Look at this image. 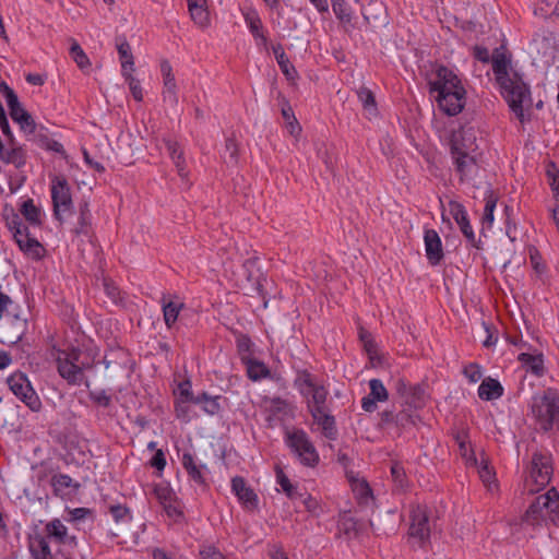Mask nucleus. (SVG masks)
Wrapping results in <instances>:
<instances>
[{"label":"nucleus","instance_id":"obj_1","mask_svg":"<svg viewBox=\"0 0 559 559\" xmlns=\"http://www.w3.org/2000/svg\"><path fill=\"white\" fill-rule=\"evenodd\" d=\"M2 219L20 251L28 259L40 261L46 255L44 245L31 233V228H41L44 213L35 205L33 199L22 202L19 212L5 204L2 209Z\"/></svg>","mask_w":559,"mask_h":559},{"label":"nucleus","instance_id":"obj_2","mask_svg":"<svg viewBox=\"0 0 559 559\" xmlns=\"http://www.w3.org/2000/svg\"><path fill=\"white\" fill-rule=\"evenodd\" d=\"M55 360L58 373L69 385L85 384L86 388L90 386L84 371L93 368L94 358L84 354L79 347H69L57 350Z\"/></svg>","mask_w":559,"mask_h":559},{"label":"nucleus","instance_id":"obj_3","mask_svg":"<svg viewBox=\"0 0 559 559\" xmlns=\"http://www.w3.org/2000/svg\"><path fill=\"white\" fill-rule=\"evenodd\" d=\"M496 82L500 87V93L507 100L510 109L516 118L524 122L523 103L530 97V88L523 82L519 72H495Z\"/></svg>","mask_w":559,"mask_h":559},{"label":"nucleus","instance_id":"obj_4","mask_svg":"<svg viewBox=\"0 0 559 559\" xmlns=\"http://www.w3.org/2000/svg\"><path fill=\"white\" fill-rule=\"evenodd\" d=\"M532 413L540 429L549 431L557 426L559 428V394L548 389L543 394L532 399Z\"/></svg>","mask_w":559,"mask_h":559},{"label":"nucleus","instance_id":"obj_5","mask_svg":"<svg viewBox=\"0 0 559 559\" xmlns=\"http://www.w3.org/2000/svg\"><path fill=\"white\" fill-rule=\"evenodd\" d=\"M286 444L302 465L314 467L319 463V453L305 430L286 431Z\"/></svg>","mask_w":559,"mask_h":559},{"label":"nucleus","instance_id":"obj_6","mask_svg":"<svg viewBox=\"0 0 559 559\" xmlns=\"http://www.w3.org/2000/svg\"><path fill=\"white\" fill-rule=\"evenodd\" d=\"M551 497H558V490L555 487H551L546 493L536 497L520 520L511 521L509 525L519 526L520 530L532 527L534 531L542 527L543 523L546 521L545 507H547Z\"/></svg>","mask_w":559,"mask_h":559},{"label":"nucleus","instance_id":"obj_7","mask_svg":"<svg viewBox=\"0 0 559 559\" xmlns=\"http://www.w3.org/2000/svg\"><path fill=\"white\" fill-rule=\"evenodd\" d=\"M527 483L532 481L535 487H531V492L539 491L551 480L554 474L552 459L550 454L534 452L527 466Z\"/></svg>","mask_w":559,"mask_h":559},{"label":"nucleus","instance_id":"obj_8","mask_svg":"<svg viewBox=\"0 0 559 559\" xmlns=\"http://www.w3.org/2000/svg\"><path fill=\"white\" fill-rule=\"evenodd\" d=\"M408 535L417 539L420 547L430 540L431 525L429 510L426 506L411 504Z\"/></svg>","mask_w":559,"mask_h":559},{"label":"nucleus","instance_id":"obj_9","mask_svg":"<svg viewBox=\"0 0 559 559\" xmlns=\"http://www.w3.org/2000/svg\"><path fill=\"white\" fill-rule=\"evenodd\" d=\"M426 80L429 93L435 99L447 100V95L449 96L451 92L464 88L461 79L454 72H427Z\"/></svg>","mask_w":559,"mask_h":559},{"label":"nucleus","instance_id":"obj_10","mask_svg":"<svg viewBox=\"0 0 559 559\" xmlns=\"http://www.w3.org/2000/svg\"><path fill=\"white\" fill-rule=\"evenodd\" d=\"M51 200L53 216L62 223V213H71L73 210L71 187L64 176H56L52 179Z\"/></svg>","mask_w":559,"mask_h":559},{"label":"nucleus","instance_id":"obj_11","mask_svg":"<svg viewBox=\"0 0 559 559\" xmlns=\"http://www.w3.org/2000/svg\"><path fill=\"white\" fill-rule=\"evenodd\" d=\"M556 52L557 48L552 38L546 36L535 38L531 45L533 66L542 69L555 68V70H559Z\"/></svg>","mask_w":559,"mask_h":559},{"label":"nucleus","instance_id":"obj_12","mask_svg":"<svg viewBox=\"0 0 559 559\" xmlns=\"http://www.w3.org/2000/svg\"><path fill=\"white\" fill-rule=\"evenodd\" d=\"M472 55L483 64L490 63L492 70H508L512 62V53L503 44L499 47H496L492 52H490L489 49L484 46L475 45L473 47Z\"/></svg>","mask_w":559,"mask_h":559},{"label":"nucleus","instance_id":"obj_13","mask_svg":"<svg viewBox=\"0 0 559 559\" xmlns=\"http://www.w3.org/2000/svg\"><path fill=\"white\" fill-rule=\"evenodd\" d=\"M8 384L13 394L24 402L32 411H38L40 408V400L24 373H13L8 378Z\"/></svg>","mask_w":559,"mask_h":559},{"label":"nucleus","instance_id":"obj_14","mask_svg":"<svg viewBox=\"0 0 559 559\" xmlns=\"http://www.w3.org/2000/svg\"><path fill=\"white\" fill-rule=\"evenodd\" d=\"M26 330V320L19 316L5 314L0 319V342L7 345H15L20 342Z\"/></svg>","mask_w":559,"mask_h":559},{"label":"nucleus","instance_id":"obj_15","mask_svg":"<svg viewBox=\"0 0 559 559\" xmlns=\"http://www.w3.org/2000/svg\"><path fill=\"white\" fill-rule=\"evenodd\" d=\"M451 155L472 154L477 150L475 132L472 128L454 130L450 139Z\"/></svg>","mask_w":559,"mask_h":559},{"label":"nucleus","instance_id":"obj_16","mask_svg":"<svg viewBox=\"0 0 559 559\" xmlns=\"http://www.w3.org/2000/svg\"><path fill=\"white\" fill-rule=\"evenodd\" d=\"M26 151L16 140H0V162L20 169L26 165Z\"/></svg>","mask_w":559,"mask_h":559},{"label":"nucleus","instance_id":"obj_17","mask_svg":"<svg viewBox=\"0 0 559 559\" xmlns=\"http://www.w3.org/2000/svg\"><path fill=\"white\" fill-rule=\"evenodd\" d=\"M449 212L460 226L465 238L472 243V246L479 248L464 205L457 201L451 200L449 202Z\"/></svg>","mask_w":559,"mask_h":559},{"label":"nucleus","instance_id":"obj_18","mask_svg":"<svg viewBox=\"0 0 559 559\" xmlns=\"http://www.w3.org/2000/svg\"><path fill=\"white\" fill-rule=\"evenodd\" d=\"M337 530L347 539L358 538L366 530L364 522L355 519L349 510L338 513Z\"/></svg>","mask_w":559,"mask_h":559},{"label":"nucleus","instance_id":"obj_19","mask_svg":"<svg viewBox=\"0 0 559 559\" xmlns=\"http://www.w3.org/2000/svg\"><path fill=\"white\" fill-rule=\"evenodd\" d=\"M455 171L460 176V182L471 181L474 177L477 176L479 166L476 162V158L472 154H460V155H451Z\"/></svg>","mask_w":559,"mask_h":559},{"label":"nucleus","instance_id":"obj_20","mask_svg":"<svg viewBox=\"0 0 559 559\" xmlns=\"http://www.w3.org/2000/svg\"><path fill=\"white\" fill-rule=\"evenodd\" d=\"M465 88H459V91L451 92L449 96L447 95V100H443L441 98L436 99L439 109L450 117L456 116L460 112H462L465 106Z\"/></svg>","mask_w":559,"mask_h":559},{"label":"nucleus","instance_id":"obj_21","mask_svg":"<svg viewBox=\"0 0 559 559\" xmlns=\"http://www.w3.org/2000/svg\"><path fill=\"white\" fill-rule=\"evenodd\" d=\"M426 257L431 265H438L443 259L442 242L435 229H427L424 235Z\"/></svg>","mask_w":559,"mask_h":559},{"label":"nucleus","instance_id":"obj_22","mask_svg":"<svg viewBox=\"0 0 559 559\" xmlns=\"http://www.w3.org/2000/svg\"><path fill=\"white\" fill-rule=\"evenodd\" d=\"M231 490L248 510L258 508V496L253 489L247 487L242 477L235 476L231 479Z\"/></svg>","mask_w":559,"mask_h":559},{"label":"nucleus","instance_id":"obj_23","mask_svg":"<svg viewBox=\"0 0 559 559\" xmlns=\"http://www.w3.org/2000/svg\"><path fill=\"white\" fill-rule=\"evenodd\" d=\"M8 107L12 120L19 123L23 132L28 134L35 133L36 122L32 115L22 106L19 99Z\"/></svg>","mask_w":559,"mask_h":559},{"label":"nucleus","instance_id":"obj_24","mask_svg":"<svg viewBox=\"0 0 559 559\" xmlns=\"http://www.w3.org/2000/svg\"><path fill=\"white\" fill-rule=\"evenodd\" d=\"M181 463L186 469L189 478L199 486L206 487L205 472L206 467L202 464H197L191 453L185 452L181 457Z\"/></svg>","mask_w":559,"mask_h":559},{"label":"nucleus","instance_id":"obj_25","mask_svg":"<svg viewBox=\"0 0 559 559\" xmlns=\"http://www.w3.org/2000/svg\"><path fill=\"white\" fill-rule=\"evenodd\" d=\"M28 550L32 559H53L47 537L43 534L28 536Z\"/></svg>","mask_w":559,"mask_h":559},{"label":"nucleus","instance_id":"obj_26","mask_svg":"<svg viewBox=\"0 0 559 559\" xmlns=\"http://www.w3.org/2000/svg\"><path fill=\"white\" fill-rule=\"evenodd\" d=\"M311 416L326 439L336 440L338 432L335 418L333 415H331L330 409L321 411L320 413L316 414L312 413Z\"/></svg>","mask_w":559,"mask_h":559},{"label":"nucleus","instance_id":"obj_27","mask_svg":"<svg viewBox=\"0 0 559 559\" xmlns=\"http://www.w3.org/2000/svg\"><path fill=\"white\" fill-rule=\"evenodd\" d=\"M353 492L355 495L356 501L361 508H370L372 511L374 509V497L372 493V489L370 488L367 480H356L353 483Z\"/></svg>","mask_w":559,"mask_h":559},{"label":"nucleus","instance_id":"obj_28","mask_svg":"<svg viewBox=\"0 0 559 559\" xmlns=\"http://www.w3.org/2000/svg\"><path fill=\"white\" fill-rule=\"evenodd\" d=\"M308 394H310V399L308 400V411L310 414L329 409L326 405L329 392L323 385H316L308 391Z\"/></svg>","mask_w":559,"mask_h":559},{"label":"nucleus","instance_id":"obj_29","mask_svg":"<svg viewBox=\"0 0 559 559\" xmlns=\"http://www.w3.org/2000/svg\"><path fill=\"white\" fill-rule=\"evenodd\" d=\"M356 95L362 105L364 110L370 117L378 116V106L376 102L374 92L367 85L361 84L355 88Z\"/></svg>","mask_w":559,"mask_h":559},{"label":"nucleus","instance_id":"obj_30","mask_svg":"<svg viewBox=\"0 0 559 559\" xmlns=\"http://www.w3.org/2000/svg\"><path fill=\"white\" fill-rule=\"evenodd\" d=\"M503 394V386L493 378H486L483 380L478 388V396L484 401H492L501 397Z\"/></svg>","mask_w":559,"mask_h":559},{"label":"nucleus","instance_id":"obj_31","mask_svg":"<svg viewBox=\"0 0 559 559\" xmlns=\"http://www.w3.org/2000/svg\"><path fill=\"white\" fill-rule=\"evenodd\" d=\"M518 360L526 367L527 371H531L535 376L540 377L544 374L545 368L542 354L521 353Z\"/></svg>","mask_w":559,"mask_h":559},{"label":"nucleus","instance_id":"obj_32","mask_svg":"<svg viewBox=\"0 0 559 559\" xmlns=\"http://www.w3.org/2000/svg\"><path fill=\"white\" fill-rule=\"evenodd\" d=\"M281 106V112L284 118V120L287 123V129L289 133L294 136H298L301 132V127L298 122V120L295 117L294 110L292 106L289 105L288 100L284 97H282L280 102Z\"/></svg>","mask_w":559,"mask_h":559},{"label":"nucleus","instance_id":"obj_33","mask_svg":"<svg viewBox=\"0 0 559 559\" xmlns=\"http://www.w3.org/2000/svg\"><path fill=\"white\" fill-rule=\"evenodd\" d=\"M45 531L47 539L53 538L59 544H67L68 528L59 519H53L48 522L45 526Z\"/></svg>","mask_w":559,"mask_h":559},{"label":"nucleus","instance_id":"obj_34","mask_svg":"<svg viewBox=\"0 0 559 559\" xmlns=\"http://www.w3.org/2000/svg\"><path fill=\"white\" fill-rule=\"evenodd\" d=\"M243 364L247 367L248 377L253 381H258L270 376V369L262 361L250 358Z\"/></svg>","mask_w":559,"mask_h":559},{"label":"nucleus","instance_id":"obj_35","mask_svg":"<svg viewBox=\"0 0 559 559\" xmlns=\"http://www.w3.org/2000/svg\"><path fill=\"white\" fill-rule=\"evenodd\" d=\"M162 305L165 324L167 328H171L176 323L179 312L183 308V304L166 301L165 298H163Z\"/></svg>","mask_w":559,"mask_h":559},{"label":"nucleus","instance_id":"obj_36","mask_svg":"<svg viewBox=\"0 0 559 559\" xmlns=\"http://www.w3.org/2000/svg\"><path fill=\"white\" fill-rule=\"evenodd\" d=\"M221 396H210L207 393L195 396L194 404L202 405L203 411L209 415H216L221 411Z\"/></svg>","mask_w":559,"mask_h":559},{"label":"nucleus","instance_id":"obj_37","mask_svg":"<svg viewBox=\"0 0 559 559\" xmlns=\"http://www.w3.org/2000/svg\"><path fill=\"white\" fill-rule=\"evenodd\" d=\"M245 21L251 32V34L255 38H260L263 43H266V37L264 36L262 28V21L259 17L255 11H251L245 14Z\"/></svg>","mask_w":559,"mask_h":559},{"label":"nucleus","instance_id":"obj_38","mask_svg":"<svg viewBox=\"0 0 559 559\" xmlns=\"http://www.w3.org/2000/svg\"><path fill=\"white\" fill-rule=\"evenodd\" d=\"M164 100L171 106L178 104V97L176 94V81L173 72H166L164 78Z\"/></svg>","mask_w":559,"mask_h":559},{"label":"nucleus","instance_id":"obj_39","mask_svg":"<svg viewBox=\"0 0 559 559\" xmlns=\"http://www.w3.org/2000/svg\"><path fill=\"white\" fill-rule=\"evenodd\" d=\"M425 403V390L423 385H413L406 396L405 404L415 408L421 407Z\"/></svg>","mask_w":559,"mask_h":559},{"label":"nucleus","instance_id":"obj_40","mask_svg":"<svg viewBox=\"0 0 559 559\" xmlns=\"http://www.w3.org/2000/svg\"><path fill=\"white\" fill-rule=\"evenodd\" d=\"M224 158L227 164L236 165L239 158V150L236 139L229 136L225 142Z\"/></svg>","mask_w":559,"mask_h":559},{"label":"nucleus","instance_id":"obj_41","mask_svg":"<svg viewBox=\"0 0 559 559\" xmlns=\"http://www.w3.org/2000/svg\"><path fill=\"white\" fill-rule=\"evenodd\" d=\"M270 413L271 416H269L267 420L271 421L272 416H287L292 414V408L288 402L281 397H274L271 400V406H270Z\"/></svg>","mask_w":559,"mask_h":559},{"label":"nucleus","instance_id":"obj_42","mask_svg":"<svg viewBox=\"0 0 559 559\" xmlns=\"http://www.w3.org/2000/svg\"><path fill=\"white\" fill-rule=\"evenodd\" d=\"M69 53L71 58L75 61L79 68L83 69L90 66V60L86 53L83 51L81 46L74 39L71 40V46L69 49Z\"/></svg>","mask_w":559,"mask_h":559},{"label":"nucleus","instance_id":"obj_43","mask_svg":"<svg viewBox=\"0 0 559 559\" xmlns=\"http://www.w3.org/2000/svg\"><path fill=\"white\" fill-rule=\"evenodd\" d=\"M237 350L240 355V358H241V361L245 362L247 361L248 359L252 358L251 355H252V350H251V347H252V342L250 340V337L248 335H245V334H239L237 336Z\"/></svg>","mask_w":559,"mask_h":559},{"label":"nucleus","instance_id":"obj_44","mask_svg":"<svg viewBox=\"0 0 559 559\" xmlns=\"http://www.w3.org/2000/svg\"><path fill=\"white\" fill-rule=\"evenodd\" d=\"M276 478L283 491L289 499H296L297 497L300 496L295 486L290 483L289 478L281 468H277L276 471Z\"/></svg>","mask_w":559,"mask_h":559},{"label":"nucleus","instance_id":"obj_45","mask_svg":"<svg viewBox=\"0 0 559 559\" xmlns=\"http://www.w3.org/2000/svg\"><path fill=\"white\" fill-rule=\"evenodd\" d=\"M51 486L56 495L67 493V489L72 487V478L66 474L53 475L51 478Z\"/></svg>","mask_w":559,"mask_h":559},{"label":"nucleus","instance_id":"obj_46","mask_svg":"<svg viewBox=\"0 0 559 559\" xmlns=\"http://www.w3.org/2000/svg\"><path fill=\"white\" fill-rule=\"evenodd\" d=\"M364 16L368 23L373 24H376L377 22H379L380 24H384L386 20L385 9L382 5H369L366 9Z\"/></svg>","mask_w":559,"mask_h":559},{"label":"nucleus","instance_id":"obj_47","mask_svg":"<svg viewBox=\"0 0 559 559\" xmlns=\"http://www.w3.org/2000/svg\"><path fill=\"white\" fill-rule=\"evenodd\" d=\"M192 21L201 28H205L210 24V14L206 5L193 8L189 10Z\"/></svg>","mask_w":559,"mask_h":559},{"label":"nucleus","instance_id":"obj_48","mask_svg":"<svg viewBox=\"0 0 559 559\" xmlns=\"http://www.w3.org/2000/svg\"><path fill=\"white\" fill-rule=\"evenodd\" d=\"M370 386V393L369 395L372 396L378 402H385L389 397L388 390L383 385L382 381L379 379H371L369 381Z\"/></svg>","mask_w":559,"mask_h":559},{"label":"nucleus","instance_id":"obj_49","mask_svg":"<svg viewBox=\"0 0 559 559\" xmlns=\"http://www.w3.org/2000/svg\"><path fill=\"white\" fill-rule=\"evenodd\" d=\"M118 53L120 57L121 67L123 70H127L128 67L132 68L133 66V56L131 52V47L129 43L122 41L117 45Z\"/></svg>","mask_w":559,"mask_h":559},{"label":"nucleus","instance_id":"obj_50","mask_svg":"<svg viewBox=\"0 0 559 559\" xmlns=\"http://www.w3.org/2000/svg\"><path fill=\"white\" fill-rule=\"evenodd\" d=\"M124 80H126V82L129 85V88H130V92H131L133 98L136 102H142L144 95H143V90H142V86H141V81L139 79L134 78L132 75V73H130V72L126 73Z\"/></svg>","mask_w":559,"mask_h":559},{"label":"nucleus","instance_id":"obj_51","mask_svg":"<svg viewBox=\"0 0 559 559\" xmlns=\"http://www.w3.org/2000/svg\"><path fill=\"white\" fill-rule=\"evenodd\" d=\"M497 204V198L493 195L492 191H489L488 197L486 198V204L484 209L483 223L487 224L489 227L493 222V212Z\"/></svg>","mask_w":559,"mask_h":559},{"label":"nucleus","instance_id":"obj_52","mask_svg":"<svg viewBox=\"0 0 559 559\" xmlns=\"http://www.w3.org/2000/svg\"><path fill=\"white\" fill-rule=\"evenodd\" d=\"M549 185L557 201H559V170L554 163H549L546 170Z\"/></svg>","mask_w":559,"mask_h":559},{"label":"nucleus","instance_id":"obj_53","mask_svg":"<svg viewBox=\"0 0 559 559\" xmlns=\"http://www.w3.org/2000/svg\"><path fill=\"white\" fill-rule=\"evenodd\" d=\"M153 492L162 506H164L167 502L173 501V499H175L174 491L167 485H163V484L156 485L154 487Z\"/></svg>","mask_w":559,"mask_h":559},{"label":"nucleus","instance_id":"obj_54","mask_svg":"<svg viewBox=\"0 0 559 559\" xmlns=\"http://www.w3.org/2000/svg\"><path fill=\"white\" fill-rule=\"evenodd\" d=\"M333 11L338 20L345 23H349L352 20V14L348 4L343 0H337L333 2Z\"/></svg>","mask_w":559,"mask_h":559},{"label":"nucleus","instance_id":"obj_55","mask_svg":"<svg viewBox=\"0 0 559 559\" xmlns=\"http://www.w3.org/2000/svg\"><path fill=\"white\" fill-rule=\"evenodd\" d=\"M109 512L117 523L131 519L129 508L123 504H111L109 507Z\"/></svg>","mask_w":559,"mask_h":559},{"label":"nucleus","instance_id":"obj_56","mask_svg":"<svg viewBox=\"0 0 559 559\" xmlns=\"http://www.w3.org/2000/svg\"><path fill=\"white\" fill-rule=\"evenodd\" d=\"M545 512L548 514L549 520L557 526H559V492L558 497H551L545 507Z\"/></svg>","mask_w":559,"mask_h":559},{"label":"nucleus","instance_id":"obj_57","mask_svg":"<svg viewBox=\"0 0 559 559\" xmlns=\"http://www.w3.org/2000/svg\"><path fill=\"white\" fill-rule=\"evenodd\" d=\"M455 440L457 442L461 455L465 457L467 462L472 461L474 464H476L477 460L474 455V452L471 449H468V443L466 441L465 436L457 435L455 437Z\"/></svg>","mask_w":559,"mask_h":559},{"label":"nucleus","instance_id":"obj_58","mask_svg":"<svg viewBox=\"0 0 559 559\" xmlns=\"http://www.w3.org/2000/svg\"><path fill=\"white\" fill-rule=\"evenodd\" d=\"M391 475L393 480L399 485L400 488H405L407 485L406 474L404 467L400 463H394L391 466Z\"/></svg>","mask_w":559,"mask_h":559},{"label":"nucleus","instance_id":"obj_59","mask_svg":"<svg viewBox=\"0 0 559 559\" xmlns=\"http://www.w3.org/2000/svg\"><path fill=\"white\" fill-rule=\"evenodd\" d=\"M88 397L92 402L103 407H108L111 404V397L104 390L90 391Z\"/></svg>","mask_w":559,"mask_h":559},{"label":"nucleus","instance_id":"obj_60","mask_svg":"<svg viewBox=\"0 0 559 559\" xmlns=\"http://www.w3.org/2000/svg\"><path fill=\"white\" fill-rule=\"evenodd\" d=\"M464 376L472 382L475 383L481 378V369L478 364L472 362L467 365L463 370Z\"/></svg>","mask_w":559,"mask_h":559},{"label":"nucleus","instance_id":"obj_61","mask_svg":"<svg viewBox=\"0 0 559 559\" xmlns=\"http://www.w3.org/2000/svg\"><path fill=\"white\" fill-rule=\"evenodd\" d=\"M39 141L41 142V145L45 148L52 151L55 153L61 154V155H66L63 145L60 142H58L56 140H50L46 135H39Z\"/></svg>","mask_w":559,"mask_h":559},{"label":"nucleus","instance_id":"obj_62","mask_svg":"<svg viewBox=\"0 0 559 559\" xmlns=\"http://www.w3.org/2000/svg\"><path fill=\"white\" fill-rule=\"evenodd\" d=\"M539 9L545 15L559 16V0H540Z\"/></svg>","mask_w":559,"mask_h":559},{"label":"nucleus","instance_id":"obj_63","mask_svg":"<svg viewBox=\"0 0 559 559\" xmlns=\"http://www.w3.org/2000/svg\"><path fill=\"white\" fill-rule=\"evenodd\" d=\"M295 383L298 386H301V385L307 386L308 391H310L312 388H314L317 385L312 380V374L307 370H302V371L298 372Z\"/></svg>","mask_w":559,"mask_h":559},{"label":"nucleus","instance_id":"obj_64","mask_svg":"<svg viewBox=\"0 0 559 559\" xmlns=\"http://www.w3.org/2000/svg\"><path fill=\"white\" fill-rule=\"evenodd\" d=\"M201 559H224L221 551L214 546H205L200 550Z\"/></svg>","mask_w":559,"mask_h":559}]
</instances>
